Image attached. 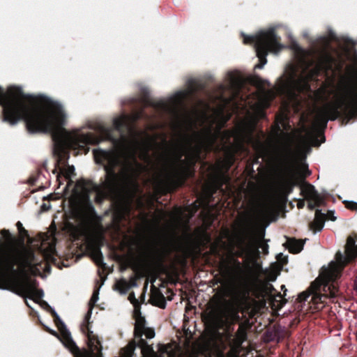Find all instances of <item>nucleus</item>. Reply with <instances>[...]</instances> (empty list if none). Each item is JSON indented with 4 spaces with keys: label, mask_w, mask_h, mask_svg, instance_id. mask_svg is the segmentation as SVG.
Masks as SVG:
<instances>
[{
    "label": "nucleus",
    "mask_w": 357,
    "mask_h": 357,
    "mask_svg": "<svg viewBox=\"0 0 357 357\" xmlns=\"http://www.w3.org/2000/svg\"><path fill=\"white\" fill-rule=\"evenodd\" d=\"M297 65L291 66L278 79L275 89H270V82L258 76L250 79L257 87L255 94L245 102L250 108L246 116L232 130L221 132V128L230 118L225 109L241 85V79L236 73H229L227 84L220 85L217 93L211 98L209 104L200 101L191 111L181 108L184 98L190 93L189 89L181 90L167 98L154 102V107L171 118V126L178 137L175 144L166 149L161 155L162 169L158 183L166 190L178 184L183 177L192 174V167L201 158L202 151L223 150L225 158L217 169H228L233 164L234 154L246 151L245 143L254 144L252 136L257 121L264 117V109L269 105L276 93L284 95L290 102L298 101L300 92H309V79L321 72V57L312 66V53L297 50Z\"/></svg>",
    "instance_id": "f257e3e1"
},
{
    "label": "nucleus",
    "mask_w": 357,
    "mask_h": 357,
    "mask_svg": "<svg viewBox=\"0 0 357 357\" xmlns=\"http://www.w3.org/2000/svg\"><path fill=\"white\" fill-rule=\"evenodd\" d=\"M0 105L3 106V121L10 125H15L22 119L29 132H51L58 149L55 167L57 180L59 185L62 177L68 180V183L61 192L50 195L49 197L50 199L62 197L68 199L73 215L80 221L77 226L68 225V231L75 238L85 234L93 213L90 195L94 193L96 201L101 202L112 193L134 186L136 177L143 169L136 160L137 155L144 160H149L148 152L152 146V139L145 133L130 131L129 137H121V142L112 153H104L108 164L105 166L106 179L101 185L80 180L70 188L75 167L66 164V159L69 158L66 149L84 148L86 144L98 143L99 139L92 134L80 133L77 130L67 131L63 128L66 114L59 102L38 100L24 94L21 88L10 86L4 92L0 87Z\"/></svg>",
    "instance_id": "f03ea898"
},
{
    "label": "nucleus",
    "mask_w": 357,
    "mask_h": 357,
    "mask_svg": "<svg viewBox=\"0 0 357 357\" xmlns=\"http://www.w3.org/2000/svg\"><path fill=\"white\" fill-rule=\"evenodd\" d=\"M0 264L3 268L1 280L4 288L35 301L43 297V289H37L36 282L28 277L29 273L36 275L40 272L37 268L38 262L31 250L10 245L1 255Z\"/></svg>",
    "instance_id": "7ed1b4c3"
},
{
    "label": "nucleus",
    "mask_w": 357,
    "mask_h": 357,
    "mask_svg": "<svg viewBox=\"0 0 357 357\" xmlns=\"http://www.w3.org/2000/svg\"><path fill=\"white\" fill-rule=\"evenodd\" d=\"M356 241L349 237L347 239L345 256L337 252L335 261H331L327 267H323L318 278L312 283L309 289L300 296L301 301L309 303L310 307L314 310H319L325 306L326 299L335 298L337 296L338 289L334 284H329L330 282L335 281L340 275L343 266L357 256V245Z\"/></svg>",
    "instance_id": "20e7f679"
},
{
    "label": "nucleus",
    "mask_w": 357,
    "mask_h": 357,
    "mask_svg": "<svg viewBox=\"0 0 357 357\" xmlns=\"http://www.w3.org/2000/svg\"><path fill=\"white\" fill-rule=\"evenodd\" d=\"M357 108V82L347 85L342 96L335 102H328L321 107L317 109L314 121L310 128L305 126L301 127V135L304 139L312 144L319 145L316 138L321 135L320 128L325 126L327 121L335 119L339 116V109L347 111L349 109Z\"/></svg>",
    "instance_id": "39448f33"
},
{
    "label": "nucleus",
    "mask_w": 357,
    "mask_h": 357,
    "mask_svg": "<svg viewBox=\"0 0 357 357\" xmlns=\"http://www.w3.org/2000/svg\"><path fill=\"white\" fill-rule=\"evenodd\" d=\"M208 319L216 329L215 337L223 344H229L238 349L247 338L248 324L241 323L233 337V324L240 319L238 312L228 304H219L213 307L208 314Z\"/></svg>",
    "instance_id": "423d86ee"
},
{
    "label": "nucleus",
    "mask_w": 357,
    "mask_h": 357,
    "mask_svg": "<svg viewBox=\"0 0 357 357\" xmlns=\"http://www.w3.org/2000/svg\"><path fill=\"white\" fill-rule=\"evenodd\" d=\"M263 236L264 234L261 233L251 238L249 248L251 256L240 268L237 278L229 283L228 295L245 296L253 286L260 282L259 277L264 270L255 257L257 255L259 248H261L264 254L268 253V246L264 243Z\"/></svg>",
    "instance_id": "0eeeda50"
},
{
    "label": "nucleus",
    "mask_w": 357,
    "mask_h": 357,
    "mask_svg": "<svg viewBox=\"0 0 357 357\" xmlns=\"http://www.w3.org/2000/svg\"><path fill=\"white\" fill-rule=\"evenodd\" d=\"M280 192L273 190L265 195L253 199L250 204V220L256 229L266 227L275 220L277 203Z\"/></svg>",
    "instance_id": "6e6552de"
},
{
    "label": "nucleus",
    "mask_w": 357,
    "mask_h": 357,
    "mask_svg": "<svg viewBox=\"0 0 357 357\" xmlns=\"http://www.w3.org/2000/svg\"><path fill=\"white\" fill-rule=\"evenodd\" d=\"M244 43H254L259 63L255 68L261 69L267 63L268 53H278L283 46L279 43L274 29H268L259 31L255 36H244Z\"/></svg>",
    "instance_id": "1a4fd4ad"
},
{
    "label": "nucleus",
    "mask_w": 357,
    "mask_h": 357,
    "mask_svg": "<svg viewBox=\"0 0 357 357\" xmlns=\"http://www.w3.org/2000/svg\"><path fill=\"white\" fill-rule=\"evenodd\" d=\"M51 312L55 317L56 320L61 325L63 328L61 330L60 340L63 344L73 354H77L78 352V348L75 344V342L73 340L70 332L66 328V326L63 321L61 319L60 317L55 311L54 308H51Z\"/></svg>",
    "instance_id": "9d476101"
},
{
    "label": "nucleus",
    "mask_w": 357,
    "mask_h": 357,
    "mask_svg": "<svg viewBox=\"0 0 357 357\" xmlns=\"http://www.w3.org/2000/svg\"><path fill=\"white\" fill-rule=\"evenodd\" d=\"M302 195L310 202L309 207L312 209L323 202V197L315 190L314 187L308 183H304L301 187Z\"/></svg>",
    "instance_id": "9b49d317"
},
{
    "label": "nucleus",
    "mask_w": 357,
    "mask_h": 357,
    "mask_svg": "<svg viewBox=\"0 0 357 357\" xmlns=\"http://www.w3.org/2000/svg\"><path fill=\"white\" fill-rule=\"evenodd\" d=\"M135 335L136 337H141L144 335L148 339H152L155 337V331L152 328L146 327L144 317L141 314L139 310L135 312Z\"/></svg>",
    "instance_id": "f8f14e48"
},
{
    "label": "nucleus",
    "mask_w": 357,
    "mask_h": 357,
    "mask_svg": "<svg viewBox=\"0 0 357 357\" xmlns=\"http://www.w3.org/2000/svg\"><path fill=\"white\" fill-rule=\"evenodd\" d=\"M146 350L149 351L148 357H181L172 345H159L157 351L147 346L144 348V351Z\"/></svg>",
    "instance_id": "ddd939ff"
},
{
    "label": "nucleus",
    "mask_w": 357,
    "mask_h": 357,
    "mask_svg": "<svg viewBox=\"0 0 357 357\" xmlns=\"http://www.w3.org/2000/svg\"><path fill=\"white\" fill-rule=\"evenodd\" d=\"M286 130V122L283 118L277 119L276 128L273 131V139L272 141L274 143H278L279 141L282 140L284 149H288V134L284 132L282 130Z\"/></svg>",
    "instance_id": "4468645a"
},
{
    "label": "nucleus",
    "mask_w": 357,
    "mask_h": 357,
    "mask_svg": "<svg viewBox=\"0 0 357 357\" xmlns=\"http://www.w3.org/2000/svg\"><path fill=\"white\" fill-rule=\"evenodd\" d=\"M41 249L45 252V255L51 256L55 252L54 237L51 235L43 238L41 243Z\"/></svg>",
    "instance_id": "2eb2a0df"
},
{
    "label": "nucleus",
    "mask_w": 357,
    "mask_h": 357,
    "mask_svg": "<svg viewBox=\"0 0 357 357\" xmlns=\"http://www.w3.org/2000/svg\"><path fill=\"white\" fill-rule=\"evenodd\" d=\"M325 224V215L320 210H317L314 221L311 224V229L314 231H320L323 229Z\"/></svg>",
    "instance_id": "dca6fc26"
},
{
    "label": "nucleus",
    "mask_w": 357,
    "mask_h": 357,
    "mask_svg": "<svg viewBox=\"0 0 357 357\" xmlns=\"http://www.w3.org/2000/svg\"><path fill=\"white\" fill-rule=\"evenodd\" d=\"M128 211V208L127 205H123L121 206H117L115 209V211L113 215V222L115 225V227H118V223L120 222L121 219L124 218V216L127 214Z\"/></svg>",
    "instance_id": "f3484780"
},
{
    "label": "nucleus",
    "mask_w": 357,
    "mask_h": 357,
    "mask_svg": "<svg viewBox=\"0 0 357 357\" xmlns=\"http://www.w3.org/2000/svg\"><path fill=\"white\" fill-rule=\"evenodd\" d=\"M304 242L299 240L289 239L287 241V248L292 253H298L303 250Z\"/></svg>",
    "instance_id": "a211bd4d"
},
{
    "label": "nucleus",
    "mask_w": 357,
    "mask_h": 357,
    "mask_svg": "<svg viewBox=\"0 0 357 357\" xmlns=\"http://www.w3.org/2000/svg\"><path fill=\"white\" fill-rule=\"evenodd\" d=\"M135 285V283L131 284L126 279H121L116 283V289L119 291L121 294H125L131 288L132 286Z\"/></svg>",
    "instance_id": "6ab92c4d"
},
{
    "label": "nucleus",
    "mask_w": 357,
    "mask_h": 357,
    "mask_svg": "<svg viewBox=\"0 0 357 357\" xmlns=\"http://www.w3.org/2000/svg\"><path fill=\"white\" fill-rule=\"evenodd\" d=\"M128 118L126 116H120L113 121V125L116 130H120L123 127H127Z\"/></svg>",
    "instance_id": "aec40b11"
},
{
    "label": "nucleus",
    "mask_w": 357,
    "mask_h": 357,
    "mask_svg": "<svg viewBox=\"0 0 357 357\" xmlns=\"http://www.w3.org/2000/svg\"><path fill=\"white\" fill-rule=\"evenodd\" d=\"M98 294H99L98 290L95 291L93 292V294L91 296V298L89 303V310L86 314V317L91 316L92 307L95 305V303L98 301Z\"/></svg>",
    "instance_id": "412c9836"
},
{
    "label": "nucleus",
    "mask_w": 357,
    "mask_h": 357,
    "mask_svg": "<svg viewBox=\"0 0 357 357\" xmlns=\"http://www.w3.org/2000/svg\"><path fill=\"white\" fill-rule=\"evenodd\" d=\"M91 129H93L101 134H104V135H108L109 132V130L107 128H105V126H103L101 124H97L94 126H89Z\"/></svg>",
    "instance_id": "4be33fe9"
},
{
    "label": "nucleus",
    "mask_w": 357,
    "mask_h": 357,
    "mask_svg": "<svg viewBox=\"0 0 357 357\" xmlns=\"http://www.w3.org/2000/svg\"><path fill=\"white\" fill-rule=\"evenodd\" d=\"M129 300L130 301V302L133 304L134 305V317H135V312L137 310H139V302L136 299L134 294H130L129 295Z\"/></svg>",
    "instance_id": "5701e85b"
},
{
    "label": "nucleus",
    "mask_w": 357,
    "mask_h": 357,
    "mask_svg": "<svg viewBox=\"0 0 357 357\" xmlns=\"http://www.w3.org/2000/svg\"><path fill=\"white\" fill-rule=\"evenodd\" d=\"M165 217V213L160 212L158 215L155 216L153 220V225L155 227H158L161 220Z\"/></svg>",
    "instance_id": "b1692460"
},
{
    "label": "nucleus",
    "mask_w": 357,
    "mask_h": 357,
    "mask_svg": "<svg viewBox=\"0 0 357 357\" xmlns=\"http://www.w3.org/2000/svg\"><path fill=\"white\" fill-rule=\"evenodd\" d=\"M346 205L348 208L357 211V202L354 201H348Z\"/></svg>",
    "instance_id": "393cba45"
},
{
    "label": "nucleus",
    "mask_w": 357,
    "mask_h": 357,
    "mask_svg": "<svg viewBox=\"0 0 357 357\" xmlns=\"http://www.w3.org/2000/svg\"><path fill=\"white\" fill-rule=\"evenodd\" d=\"M301 170L302 171V175H303V176H307V175H310V171L308 170V169H307L305 166H304V165H303V166H301Z\"/></svg>",
    "instance_id": "a878e982"
},
{
    "label": "nucleus",
    "mask_w": 357,
    "mask_h": 357,
    "mask_svg": "<svg viewBox=\"0 0 357 357\" xmlns=\"http://www.w3.org/2000/svg\"><path fill=\"white\" fill-rule=\"evenodd\" d=\"M1 234L6 239H8L10 237V232L8 230L3 229L1 230Z\"/></svg>",
    "instance_id": "bb28decb"
},
{
    "label": "nucleus",
    "mask_w": 357,
    "mask_h": 357,
    "mask_svg": "<svg viewBox=\"0 0 357 357\" xmlns=\"http://www.w3.org/2000/svg\"><path fill=\"white\" fill-rule=\"evenodd\" d=\"M96 261L97 263H100L101 261V256H100V254L99 252H98L96 255Z\"/></svg>",
    "instance_id": "cd10ccee"
},
{
    "label": "nucleus",
    "mask_w": 357,
    "mask_h": 357,
    "mask_svg": "<svg viewBox=\"0 0 357 357\" xmlns=\"http://www.w3.org/2000/svg\"><path fill=\"white\" fill-rule=\"evenodd\" d=\"M220 179L224 182H226L227 181V178L225 175H220Z\"/></svg>",
    "instance_id": "c85d7f7f"
},
{
    "label": "nucleus",
    "mask_w": 357,
    "mask_h": 357,
    "mask_svg": "<svg viewBox=\"0 0 357 357\" xmlns=\"http://www.w3.org/2000/svg\"><path fill=\"white\" fill-rule=\"evenodd\" d=\"M43 207L46 208V209H48L49 208V206H47L45 205H43Z\"/></svg>",
    "instance_id": "c756f323"
},
{
    "label": "nucleus",
    "mask_w": 357,
    "mask_h": 357,
    "mask_svg": "<svg viewBox=\"0 0 357 357\" xmlns=\"http://www.w3.org/2000/svg\"><path fill=\"white\" fill-rule=\"evenodd\" d=\"M43 207L46 208V209H48L49 208V206H47L45 205H43Z\"/></svg>",
    "instance_id": "7c9ffc66"
},
{
    "label": "nucleus",
    "mask_w": 357,
    "mask_h": 357,
    "mask_svg": "<svg viewBox=\"0 0 357 357\" xmlns=\"http://www.w3.org/2000/svg\"><path fill=\"white\" fill-rule=\"evenodd\" d=\"M43 207L46 208V209H48L49 208V206H47L45 205H43Z\"/></svg>",
    "instance_id": "2f4dec72"
},
{
    "label": "nucleus",
    "mask_w": 357,
    "mask_h": 357,
    "mask_svg": "<svg viewBox=\"0 0 357 357\" xmlns=\"http://www.w3.org/2000/svg\"><path fill=\"white\" fill-rule=\"evenodd\" d=\"M43 207L46 208V209H48L49 208V206H47L45 205H43Z\"/></svg>",
    "instance_id": "473e14b6"
},
{
    "label": "nucleus",
    "mask_w": 357,
    "mask_h": 357,
    "mask_svg": "<svg viewBox=\"0 0 357 357\" xmlns=\"http://www.w3.org/2000/svg\"><path fill=\"white\" fill-rule=\"evenodd\" d=\"M141 342H142V344H145V342L144 341V340H142Z\"/></svg>",
    "instance_id": "72a5a7b5"
},
{
    "label": "nucleus",
    "mask_w": 357,
    "mask_h": 357,
    "mask_svg": "<svg viewBox=\"0 0 357 357\" xmlns=\"http://www.w3.org/2000/svg\"><path fill=\"white\" fill-rule=\"evenodd\" d=\"M95 157H96V160L98 162H99V161L98 160L97 156H96V155H95Z\"/></svg>",
    "instance_id": "f704fd0d"
},
{
    "label": "nucleus",
    "mask_w": 357,
    "mask_h": 357,
    "mask_svg": "<svg viewBox=\"0 0 357 357\" xmlns=\"http://www.w3.org/2000/svg\"><path fill=\"white\" fill-rule=\"evenodd\" d=\"M155 296H156V295L153 294L152 299H153Z\"/></svg>",
    "instance_id": "c9c22d12"
},
{
    "label": "nucleus",
    "mask_w": 357,
    "mask_h": 357,
    "mask_svg": "<svg viewBox=\"0 0 357 357\" xmlns=\"http://www.w3.org/2000/svg\"><path fill=\"white\" fill-rule=\"evenodd\" d=\"M158 297H159V298H162V296L161 295H160V294H158Z\"/></svg>",
    "instance_id": "e433bc0d"
},
{
    "label": "nucleus",
    "mask_w": 357,
    "mask_h": 357,
    "mask_svg": "<svg viewBox=\"0 0 357 357\" xmlns=\"http://www.w3.org/2000/svg\"><path fill=\"white\" fill-rule=\"evenodd\" d=\"M17 225H21V223L20 222H17Z\"/></svg>",
    "instance_id": "4c0bfd02"
}]
</instances>
